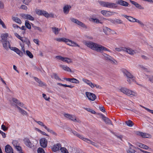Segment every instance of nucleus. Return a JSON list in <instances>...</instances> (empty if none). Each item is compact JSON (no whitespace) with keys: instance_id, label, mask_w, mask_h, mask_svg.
Returning <instances> with one entry per match:
<instances>
[{"instance_id":"1","label":"nucleus","mask_w":153,"mask_h":153,"mask_svg":"<svg viewBox=\"0 0 153 153\" xmlns=\"http://www.w3.org/2000/svg\"><path fill=\"white\" fill-rule=\"evenodd\" d=\"M83 43L88 47L97 52H102L103 51H109L108 49L104 46L91 41H85Z\"/></svg>"},{"instance_id":"2","label":"nucleus","mask_w":153,"mask_h":153,"mask_svg":"<svg viewBox=\"0 0 153 153\" xmlns=\"http://www.w3.org/2000/svg\"><path fill=\"white\" fill-rule=\"evenodd\" d=\"M121 71L123 74L124 76L127 77V81L129 83H131L132 82H135L134 77L128 71L123 68L121 69Z\"/></svg>"},{"instance_id":"3","label":"nucleus","mask_w":153,"mask_h":153,"mask_svg":"<svg viewBox=\"0 0 153 153\" xmlns=\"http://www.w3.org/2000/svg\"><path fill=\"white\" fill-rule=\"evenodd\" d=\"M120 90L122 92L131 97L136 96L137 95L136 92L130 90L126 88H121L120 89Z\"/></svg>"},{"instance_id":"4","label":"nucleus","mask_w":153,"mask_h":153,"mask_svg":"<svg viewBox=\"0 0 153 153\" xmlns=\"http://www.w3.org/2000/svg\"><path fill=\"white\" fill-rule=\"evenodd\" d=\"M102 55L104 56L105 60L110 61L112 63L116 64L115 62H117L116 61L110 56L105 53H102Z\"/></svg>"},{"instance_id":"5","label":"nucleus","mask_w":153,"mask_h":153,"mask_svg":"<svg viewBox=\"0 0 153 153\" xmlns=\"http://www.w3.org/2000/svg\"><path fill=\"white\" fill-rule=\"evenodd\" d=\"M56 58L68 64L73 62V61L71 59L67 57H64L60 56H56Z\"/></svg>"},{"instance_id":"6","label":"nucleus","mask_w":153,"mask_h":153,"mask_svg":"<svg viewBox=\"0 0 153 153\" xmlns=\"http://www.w3.org/2000/svg\"><path fill=\"white\" fill-rule=\"evenodd\" d=\"M24 143L25 145L30 148H32L34 146L33 144L28 138H25L23 139Z\"/></svg>"},{"instance_id":"7","label":"nucleus","mask_w":153,"mask_h":153,"mask_svg":"<svg viewBox=\"0 0 153 153\" xmlns=\"http://www.w3.org/2000/svg\"><path fill=\"white\" fill-rule=\"evenodd\" d=\"M101 13L104 16H110L114 14H116L117 13L114 12H110L108 11L102 10L101 11Z\"/></svg>"},{"instance_id":"8","label":"nucleus","mask_w":153,"mask_h":153,"mask_svg":"<svg viewBox=\"0 0 153 153\" xmlns=\"http://www.w3.org/2000/svg\"><path fill=\"white\" fill-rule=\"evenodd\" d=\"M85 94L89 100L91 101H94L96 99V97L94 94L89 92H86Z\"/></svg>"},{"instance_id":"9","label":"nucleus","mask_w":153,"mask_h":153,"mask_svg":"<svg viewBox=\"0 0 153 153\" xmlns=\"http://www.w3.org/2000/svg\"><path fill=\"white\" fill-rule=\"evenodd\" d=\"M124 51L126 52L128 54L133 55L136 53L135 50H133L130 47L125 48Z\"/></svg>"},{"instance_id":"10","label":"nucleus","mask_w":153,"mask_h":153,"mask_svg":"<svg viewBox=\"0 0 153 153\" xmlns=\"http://www.w3.org/2000/svg\"><path fill=\"white\" fill-rule=\"evenodd\" d=\"M136 134L137 135L141 136L143 138H150L151 137V136L149 134L143 133L140 131H137Z\"/></svg>"},{"instance_id":"11","label":"nucleus","mask_w":153,"mask_h":153,"mask_svg":"<svg viewBox=\"0 0 153 153\" xmlns=\"http://www.w3.org/2000/svg\"><path fill=\"white\" fill-rule=\"evenodd\" d=\"M116 3L124 7H128L129 5L128 2L123 0H117L116 1Z\"/></svg>"},{"instance_id":"12","label":"nucleus","mask_w":153,"mask_h":153,"mask_svg":"<svg viewBox=\"0 0 153 153\" xmlns=\"http://www.w3.org/2000/svg\"><path fill=\"white\" fill-rule=\"evenodd\" d=\"M20 16L22 18L25 19H27L31 21H33L34 20V18L29 15L21 14H20Z\"/></svg>"},{"instance_id":"13","label":"nucleus","mask_w":153,"mask_h":153,"mask_svg":"<svg viewBox=\"0 0 153 153\" xmlns=\"http://www.w3.org/2000/svg\"><path fill=\"white\" fill-rule=\"evenodd\" d=\"M40 143L41 146L43 148L46 147L48 142L47 140L45 138H42L40 140Z\"/></svg>"},{"instance_id":"14","label":"nucleus","mask_w":153,"mask_h":153,"mask_svg":"<svg viewBox=\"0 0 153 153\" xmlns=\"http://www.w3.org/2000/svg\"><path fill=\"white\" fill-rule=\"evenodd\" d=\"M33 78L39 84V86L41 87H43L44 86H45L46 85L45 83H44L38 78L36 77H34Z\"/></svg>"},{"instance_id":"15","label":"nucleus","mask_w":153,"mask_h":153,"mask_svg":"<svg viewBox=\"0 0 153 153\" xmlns=\"http://www.w3.org/2000/svg\"><path fill=\"white\" fill-rule=\"evenodd\" d=\"M66 43L68 45L73 46V47H79V46L75 42L68 39V40L67 41Z\"/></svg>"},{"instance_id":"16","label":"nucleus","mask_w":153,"mask_h":153,"mask_svg":"<svg viewBox=\"0 0 153 153\" xmlns=\"http://www.w3.org/2000/svg\"><path fill=\"white\" fill-rule=\"evenodd\" d=\"M82 140L84 141L87 142L88 143H90L92 145L95 146L96 147L98 148L99 147V146L97 144L91 140H90L85 138H83Z\"/></svg>"},{"instance_id":"17","label":"nucleus","mask_w":153,"mask_h":153,"mask_svg":"<svg viewBox=\"0 0 153 153\" xmlns=\"http://www.w3.org/2000/svg\"><path fill=\"white\" fill-rule=\"evenodd\" d=\"M2 43L3 48L6 50H8L9 47L10 46L9 42L7 41L2 42Z\"/></svg>"},{"instance_id":"18","label":"nucleus","mask_w":153,"mask_h":153,"mask_svg":"<svg viewBox=\"0 0 153 153\" xmlns=\"http://www.w3.org/2000/svg\"><path fill=\"white\" fill-rule=\"evenodd\" d=\"M5 151L6 153H13V149L9 145H7L5 146Z\"/></svg>"},{"instance_id":"19","label":"nucleus","mask_w":153,"mask_h":153,"mask_svg":"<svg viewBox=\"0 0 153 153\" xmlns=\"http://www.w3.org/2000/svg\"><path fill=\"white\" fill-rule=\"evenodd\" d=\"M8 36V34L7 33H2L1 35V42L7 41V37Z\"/></svg>"},{"instance_id":"20","label":"nucleus","mask_w":153,"mask_h":153,"mask_svg":"<svg viewBox=\"0 0 153 153\" xmlns=\"http://www.w3.org/2000/svg\"><path fill=\"white\" fill-rule=\"evenodd\" d=\"M71 8V6L70 5H67L64 6L63 8L64 13L65 14H68Z\"/></svg>"},{"instance_id":"21","label":"nucleus","mask_w":153,"mask_h":153,"mask_svg":"<svg viewBox=\"0 0 153 153\" xmlns=\"http://www.w3.org/2000/svg\"><path fill=\"white\" fill-rule=\"evenodd\" d=\"M130 1L134 5L135 7L138 8L140 9H144V8L143 7H142L140 5L138 4L137 3L132 1V0H130Z\"/></svg>"},{"instance_id":"22","label":"nucleus","mask_w":153,"mask_h":153,"mask_svg":"<svg viewBox=\"0 0 153 153\" xmlns=\"http://www.w3.org/2000/svg\"><path fill=\"white\" fill-rule=\"evenodd\" d=\"M102 120L104 121L106 124H111L112 125L111 120L108 118L104 117L103 115H102Z\"/></svg>"},{"instance_id":"23","label":"nucleus","mask_w":153,"mask_h":153,"mask_svg":"<svg viewBox=\"0 0 153 153\" xmlns=\"http://www.w3.org/2000/svg\"><path fill=\"white\" fill-rule=\"evenodd\" d=\"M61 145L59 143H57L56 145H54L52 148V150L56 152L59 150L60 147H61Z\"/></svg>"},{"instance_id":"24","label":"nucleus","mask_w":153,"mask_h":153,"mask_svg":"<svg viewBox=\"0 0 153 153\" xmlns=\"http://www.w3.org/2000/svg\"><path fill=\"white\" fill-rule=\"evenodd\" d=\"M82 81L85 83L87 84L90 86L92 88H93V83H92L90 80L83 78L82 79Z\"/></svg>"},{"instance_id":"25","label":"nucleus","mask_w":153,"mask_h":153,"mask_svg":"<svg viewBox=\"0 0 153 153\" xmlns=\"http://www.w3.org/2000/svg\"><path fill=\"white\" fill-rule=\"evenodd\" d=\"M64 115L66 118L73 121H74L75 117L74 116L72 115L68 114H64Z\"/></svg>"},{"instance_id":"26","label":"nucleus","mask_w":153,"mask_h":153,"mask_svg":"<svg viewBox=\"0 0 153 153\" xmlns=\"http://www.w3.org/2000/svg\"><path fill=\"white\" fill-rule=\"evenodd\" d=\"M98 2L101 6L104 7L108 8V2H105L102 1H98Z\"/></svg>"},{"instance_id":"27","label":"nucleus","mask_w":153,"mask_h":153,"mask_svg":"<svg viewBox=\"0 0 153 153\" xmlns=\"http://www.w3.org/2000/svg\"><path fill=\"white\" fill-rule=\"evenodd\" d=\"M16 107L18 109L19 112L23 115H27V113L25 111L21 108L18 105H16Z\"/></svg>"},{"instance_id":"28","label":"nucleus","mask_w":153,"mask_h":153,"mask_svg":"<svg viewBox=\"0 0 153 153\" xmlns=\"http://www.w3.org/2000/svg\"><path fill=\"white\" fill-rule=\"evenodd\" d=\"M108 8H116L117 7L116 4L112 2H108Z\"/></svg>"},{"instance_id":"29","label":"nucleus","mask_w":153,"mask_h":153,"mask_svg":"<svg viewBox=\"0 0 153 153\" xmlns=\"http://www.w3.org/2000/svg\"><path fill=\"white\" fill-rule=\"evenodd\" d=\"M51 28L53 32L56 35H57L58 34L60 30V29H59L55 27H52Z\"/></svg>"},{"instance_id":"30","label":"nucleus","mask_w":153,"mask_h":153,"mask_svg":"<svg viewBox=\"0 0 153 153\" xmlns=\"http://www.w3.org/2000/svg\"><path fill=\"white\" fill-rule=\"evenodd\" d=\"M55 40L59 42H64L65 43L67 42V41L68 40V39L65 38H57L55 39Z\"/></svg>"},{"instance_id":"31","label":"nucleus","mask_w":153,"mask_h":153,"mask_svg":"<svg viewBox=\"0 0 153 153\" xmlns=\"http://www.w3.org/2000/svg\"><path fill=\"white\" fill-rule=\"evenodd\" d=\"M21 40L22 41V42L25 43L28 45H29L30 44V43L29 40L27 38L25 37H22Z\"/></svg>"},{"instance_id":"32","label":"nucleus","mask_w":153,"mask_h":153,"mask_svg":"<svg viewBox=\"0 0 153 153\" xmlns=\"http://www.w3.org/2000/svg\"><path fill=\"white\" fill-rule=\"evenodd\" d=\"M127 153H135L136 151L134 149H133L131 147H129L128 149L126 150Z\"/></svg>"},{"instance_id":"33","label":"nucleus","mask_w":153,"mask_h":153,"mask_svg":"<svg viewBox=\"0 0 153 153\" xmlns=\"http://www.w3.org/2000/svg\"><path fill=\"white\" fill-rule=\"evenodd\" d=\"M89 20L90 21L94 23L102 24V22H100L98 19L97 18H91Z\"/></svg>"},{"instance_id":"34","label":"nucleus","mask_w":153,"mask_h":153,"mask_svg":"<svg viewBox=\"0 0 153 153\" xmlns=\"http://www.w3.org/2000/svg\"><path fill=\"white\" fill-rule=\"evenodd\" d=\"M12 19L14 21L18 24H21L22 23V22L21 20L18 17H13Z\"/></svg>"},{"instance_id":"35","label":"nucleus","mask_w":153,"mask_h":153,"mask_svg":"<svg viewBox=\"0 0 153 153\" xmlns=\"http://www.w3.org/2000/svg\"><path fill=\"white\" fill-rule=\"evenodd\" d=\"M61 67L64 70L71 72H72L71 69L68 67L64 65H62Z\"/></svg>"},{"instance_id":"36","label":"nucleus","mask_w":153,"mask_h":153,"mask_svg":"<svg viewBox=\"0 0 153 153\" xmlns=\"http://www.w3.org/2000/svg\"><path fill=\"white\" fill-rule=\"evenodd\" d=\"M15 52H16L19 55L21 56H22L23 55V53L22 51H21L18 48L16 49V50H15Z\"/></svg>"},{"instance_id":"37","label":"nucleus","mask_w":153,"mask_h":153,"mask_svg":"<svg viewBox=\"0 0 153 153\" xmlns=\"http://www.w3.org/2000/svg\"><path fill=\"white\" fill-rule=\"evenodd\" d=\"M51 77L52 78H55L56 80H61V79L57 75L56 73L53 74L51 76Z\"/></svg>"},{"instance_id":"38","label":"nucleus","mask_w":153,"mask_h":153,"mask_svg":"<svg viewBox=\"0 0 153 153\" xmlns=\"http://www.w3.org/2000/svg\"><path fill=\"white\" fill-rule=\"evenodd\" d=\"M72 132L75 135L79 137V138L82 140L83 138H84L82 136L79 134L77 132L75 131H72Z\"/></svg>"},{"instance_id":"39","label":"nucleus","mask_w":153,"mask_h":153,"mask_svg":"<svg viewBox=\"0 0 153 153\" xmlns=\"http://www.w3.org/2000/svg\"><path fill=\"white\" fill-rule=\"evenodd\" d=\"M126 123L128 126L129 127H131L134 125L133 123L130 120L126 121Z\"/></svg>"},{"instance_id":"40","label":"nucleus","mask_w":153,"mask_h":153,"mask_svg":"<svg viewBox=\"0 0 153 153\" xmlns=\"http://www.w3.org/2000/svg\"><path fill=\"white\" fill-rule=\"evenodd\" d=\"M77 25L82 27L83 28H87V26L84 23H83L80 21H79L78 23L77 24Z\"/></svg>"},{"instance_id":"41","label":"nucleus","mask_w":153,"mask_h":153,"mask_svg":"<svg viewBox=\"0 0 153 153\" xmlns=\"http://www.w3.org/2000/svg\"><path fill=\"white\" fill-rule=\"evenodd\" d=\"M103 30L106 34L108 35V33L110 32V29L107 27H105L103 29Z\"/></svg>"},{"instance_id":"42","label":"nucleus","mask_w":153,"mask_h":153,"mask_svg":"<svg viewBox=\"0 0 153 153\" xmlns=\"http://www.w3.org/2000/svg\"><path fill=\"white\" fill-rule=\"evenodd\" d=\"M35 121L36 123H38L39 125L44 127L45 129H46L47 128V127L46 126H45L42 122L40 121H37L36 120H35Z\"/></svg>"},{"instance_id":"43","label":"nucleus","mask_w":153,"mask_h":153,"mask_svg":"<svg viewBox=\"0 0 153 153\" xmlns=\"http://www.w3.org/2000/svg\"><path fill=\"white\" fill-rule=\"evenodd\" d=\"M57 85H61V86L65 87H69L71 88H72L74 87V86H72L71 85H67L66 84H62L61 83H58Z\"/></svg>"},{"instance_id":"44","label":"nucleus","mask_w":153,"mask_h":153,"mask_svg":"<svg viewBox=\"0 0 153 153\" xmlns=\"http://www.w3.org/2000/svg\"><path fill=\"white\" fill-rule=\"evenodd\" d=\"M25 25L26 27H27L28 29H31V25L29 23V22L28 21L26 20L25 21Z\"/></svg>"},{"instance_id":"45","label":"nucleus","mask_w":153,"mask_h":153,"mask_svg":"<svg viewBox=\"0 0 153 153\" xmlns=\"http://www.w3.org/2000/svg\"><path fill=\"white\" fill-rule=\"evenodd\" d=\"M123 23V21L121 20L116 19L114 20V24H121Z\"/></svg>"},{"instance_id":"46","label":"nucleus","mask_w":153,"mask_h":153,"mask_svg":"<svg viewBox=\"0 0 153 153\" xmlns=\"http://www.w3.org/2000/svg\"><path fill=\"white\" fill-rule=\"evenodd\" d=\"M71 82L76 84H78L79 83V82L78 80L74 78H71Z\"/></svg>"},{"instance_id":"47","label":"nucleus","mask_w":153,"mask_h":153,"mask_svg":"<svg viewBox=\"0 0 153 153\" xmlns=\"http://www.w3.org/2000/svg\"><path fill=\"white\" fill-rule=\"evenodd\" d=\"M84 108L86 110H87V111H89V112H90L92 114H96V112L95 111L91 109H90V108Z\"/></svg>"},{"instance_id":"48","label":"nucleus","mask_w":153,"mask_h":153,"mask_svg":"<svg viewBox=\"0 0 153 153\" xmlns=\"http://www.w3.org/2000/svg\"><path fill=\"white\" fill-rule=\"evenodd\" d=\"M26 54L30 58H32L33 57V56L32 53L29 51H26Z\"/></svg>"},{"instance_id":"49","label":"nucleus","mask_w":153,"mask_h":153,"mask_svg":"<svg viewBox=\"0 0 153 153\" xmlns=\"http://www.w3.org/2000/svg\"><path fill=\"white\" fill-rule=\"evenodd\" d=\"M70 19L71 21L72 22L77 25L79 21L78 20L73 18H70Z\"/></svg>"},{"instance_id":"50","label":"nucleus","mask_w":153,"mask_h":153,"mask_svg":"<svg viewBox=\"0 0 153 153\" xmlns=\"http://www.w3.org/2000/svg\"><path fill=\"white\" fill-rule=\"evenodd\" d=\"M60 150L62 153H68V150L65 148H61Z\"/></svg>"},{"instance_id":"51","label":"nucleus","mask_w":153,"mask_h":153,"mask_svg":"<svg viewBox=\"0 0 153 153\" xmlns=\"http://www.w3.org/2000/svg\"><path fill=\"white\" fill-rule=\"evenodd\" d=\"M44 12V10H39L36 11V13L38 15H43Z\"/></svg>"},{"instance_id":"52","label":"nucleus","mask_w":153,"mask_h":153,"mask_svg":"<svg viewBox=\"0 0 153 153\" xmlns=\"http://www.w3.org/2000/svg\"><path fill=\"white\" fill-rule=\"evenodd\" d=\"M32 27L34 28L35 30H37L40 32H42V30L41 28L39 27H37L32 25Z\"/></svg>"},{"instance_id":"53","label":"nucleus","mask_w":153,"mask_h":153,"mask_svg":"<svg viewBox=\"0 0 153 153\" xmlns=\"http://www.w3.org/2000/svg\"><path fill=\"white\" fill-rule=\"evenodd\" d=\"M37 151L38 153H45L44 150L42 148H39Z\"/></svg>"},{"instance_id":"54","label":"nucleus","mask_w":153,"mask_h":153,"mask_svg":"<svg viewBox=\"0 0 153 153\" xmlns=\"http://www.w3.org/2000/svg\"><path fill=\"white\" fill-rule=\"evenodd\" d=\"M125 48H115V50L117 51H124V49Z\"/></svg>"},{"instance_id":"55","label":"nucleus","mask_w":153,"mask_h":153,"mask_svg":"<svg viewBox=\"0 0 153 153\" xmlns=\"http://www.w3.org/2000/svg\"><path fill=\"white\" fill-rule=\"evenodd\" d=\"M0 24L3 27V28H6V25L4 24V22L2 21L1 19H0Z\"/></svg>"},{"instance_id":"56","label":"nucleus","mask_w":153,"mask_h":153,"mask_svg":"<svg viewBox=\"0 0 153 153\" xmlns=\"http://www.w3.org/2000/svg\"><path fill=\"white\" fill-rule=\"evenodd\" d=\"M142 107H143V108H144L148 112H149L150 113H151V114H153V110H150V109H149V108H146L144 106H142Z\"/></svg>"},{"instance_id":"57","label":"nucleus","mask_w":153,"mask_h":153,"mask_svg":"<svg viewBox=\"0 0 153 153\" xmlns=\"http://www.w3.org/2000/svg\"><path fill=\"white\" fill-rule=\"evenodd\" d=\"M43 97L44 98V99L47 101H49V100L50 99V98L49 97H48L46 94H42Z\"/></svg>"},{"instance_id":"58","label":"nucleus","mask_w":153,"mask_h":153,"mask_svg":"<svg viewBox=\"0 0 153 153\" xmlns=\"http://www.w3.org/2000/svg\"><path fill=\"white\" fill-rule=\"evenodd\" d=\"M46 130H47V131L50 133L53 134H56V133L55 132L53 131L52 130L50 129L49 128H48L47 127V128L46 129Z\"/></svg>"},{"instance_id":"59","label":"nucleus","mask_w":153,"mask_h":153,"mask_svg":"<svg viewBox=\"0 0 153 153\" xmlns=\"http://www.w3.org/2000/svg\"><path fill=\"white\" fill-rule=\"evenodd\" d=\"M43 16H44L46 18H49V14L47 12L44 11Z\"/></svg>"},{"instance_id":"60","label":"nucleus","mask_w":153,"mask_h":153,"mask_svg":"<svg viewBox=\"0 0 153 153\" xmlns=\"http://www.w3.org/2000/svg\"><path fill=\"white\" fill-rule=\"evenodd\" d=\"M2 129L4 131H6L7 130V128L6 127V126L4 125H2L1 126Z\"/></svg>"},{"instance_id":"61","label":"nucleus","mask_w":153,"mask_h":153,"mask_svg":"<svg viewBox=\"0 0 153 153\" xmlns=\"http://www.w3.org/2000/svg\"><path fill=\"white\" fill-rule=\"evenodd\" d=\"M93 86H94L93 88L95 87H96V88H98V89H102V87L100 85L93 84Z\"/></svg>"},{"instance_id":"62","label":"nucleus","mask_w":153,"mask_h":153,"mask_svg":"<svg viewBox=\"0 0 153 153\" xmlns=\"http://www.w3.org/2000/svg\"><path fill=\"white\" fill-rule=\"evenodd\" d=\"M128 20L130 22H134V20H135V18L129 16L128 19Z\"/></svg>"},{"instance_id":"63","label":"nucleus","mask_w":153,"mask_h":153,"mask_svg":"<svg viewBox=\"0 0 153 153\" xmlns=\"http://www.w3.org/2000/svg\"><path fill=\"white\" fill-rule=\"evenodd\" d=\"M31 1V0H24L23 2L25 4L27 5Z\"/></svg>"},{"instance_id":"64","label":"nucleus","mask_w":153,"mask_h":153,"mask_svg":"<svg viewBox=\"0 0 153 153\" xmlns=\"http://www.w3.org/2000/svg\"><path fill=\"white\" fill-rule=\"evenodd\" d=\"M149 80L153 83V76H149L148 77Z\"/></svg>"}]
</instances>
